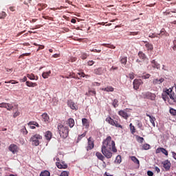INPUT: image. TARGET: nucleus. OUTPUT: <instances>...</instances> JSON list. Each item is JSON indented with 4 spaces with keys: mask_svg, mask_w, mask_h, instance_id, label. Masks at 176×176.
Masks as SVG:
<instances>
[{
    "mask_svg": "<svg viewBox=\"0 0 176 176\" xmlns=\"http://www.w3.org/2000/svg\"><path fill=\"white\" fill-rule=\"evenodd\" d=\"M101 153L96 152V156L99 159V160H101L103 162V163L105 164V162L104 160H105V157L107 159H111L112 157V152L114 153H116L118 152V149L116 148L115 141L112 140V137L108 136L105 140L102 142V145L101 147Z\"/></svg>",
    "mask_w": 176,
    "mask_h": 176,
    "instance_id": "1",
    "label": "nucleus"
},
{
    "mask_svg": "<svg viewBox=\"0 0 176 176\" xmlns=\"http://www.w3.org/2000/svg\"><path fill=\"white\" fill-rule=\"evenodd\" d=\"M58 130L62 138H67V137H68V134L69 133V129H68V126H64V125H63L62 124H58Z\"/></svg>",
    "mask_w": 176,
    "mask_h": 176,
    "instance_id": "2",
    "label": "nucleus"
},
{
    "mask_svg": "<svg viewBox=\"0 0 176 176\" xmlns=\"http://www.w3.org/2000/svg\"><path fill=\"white\" fill-rule=\"evenodd\" d=\"M105 121L111 126H114L115 127H118L119 129H123V126L119 124L118 120H113L112 118H111V116L107 117Z\"/></svg>",
    "mask_w": 176,
    "mask_h": 176,
    "instance_id": "3",
    "label": "nucleus"
},
{
    "mask_svg": "<svg viewBox=\"0 0 176 176\" xmlns=\"http://www.w3.org/2000/svg\"><path fill=\"white\" fill-rule=\"evenodd\" d=\"M39 140H42V135L39 134H36L31 137L30 141L34 146H39Z\"/></svg>",
    "mask_w": 176,
    "mask_h": 176,
    "instance_id": "4",
    "label": "nucleus"
},
{
    "mask_svg": "<svg viewBox=\"0 0 176 176\" xmlns=\"http://www.w3.org/2000/svg\"><path fill=\"white\" fill-rule=\"evenodd\" d=\"M144 82H142V80L141 79H135L133 82V86L134 90H138L140 89V87L141 85H142Z\"/></svg>",
    "mask_w": 176,
    "mask_h": 176,
    "instance_id": "5",
    "label": "nucleus"
},
{
    "mask_svg": "<svg viewBox=\"0 0 176 176\" xmlns=\"http://www.w3.org/2000/svg\"><path fill=\"white\" fill-rule=\"evenodd\" d=\"M138 56L140 58V60H142V61H144L146 64L149 63V59H148V58L146 57V55H145L144 52L140 51L138 53Z\"/></svg>",
    "mask_w": 176,
    "mask_h": 176,
    "instance_id": "6",
    "label": "nucleus"
},
{
    "mask_svg": "<svg viewBox=\"0 0 176 176\" xmlns=\"http://www.w3.org/2000/svg\"><path fill=\"white\" fill-rule=\"evenodd\" d=\"M144 98H147L148 100H151V101H155L156 98V95L151 92H146L144 94Z\"/></svg>",
    "mask_w": 176,
    "mask_h": 176,
    "instance_id": "7",
    "label": "nucleus"
},
{
    "mask_svg": "<svg viewBox=\"0 0 176 176\" xmlns=\"http://www.w3.org/2000/svg\"><path fill=\"white\" fill-rule=\"evenodd\" d=\"M163 164V167L166 171H170V168H171V162L168 160H166L162 162Z\"/></svg>",
    "mask_w": 176,
    "mask_h": 176,
    "instance_id": "8",
    "label": "nucleus"
},
{
    "mask_svg": "<svg viewBox=\"0 0 176 176\" xmlns=\"http://www.w3.org/2000/svg\"><path fill=\"white\" fill-rule=\"evenodd\" d=\"M93 148H94V140H93V138L90 137L89 138H88V145L86 147V149L87 151H91Z\"/></svg>",
    "mask_w": 176,
    "mask_h": 176,
    "instance_id": "9",
    "label": "nucleus"
},
{
    "mask_svg": "<svg viewBox=\"0 0 176 176\" xmlns=\"http://www.w3.org/2000/svg\"><path fill=\"white\" fill-rule=\"evenodd\" d=\"M118 115L121 116V118H123V119H125L127 120L130 116L127 113V111L126 110H120L118 111Z\"/></svg>",
    "mask_w": 176,
    "mask_h": 176,
    "instance_id": "10",
    "label": "nucleus"
},
{
    "mask_svg": "<svg viewBox=\"0 0 176 176\" xmlns=\"http://www.w3.org/2000/svg\"><path fill=\"white\" fill-rule=\"evenodd\" d=\"M67 105L71 108V109H73L74 111H78V105L75 104V102L72 100H68L67 101Z\"/></svg>",
    "mask_w": 176,
    "mask_h": 176,
    "instance_id": "11",
    "label": "nucleus"
},
{
    "mask_svg": "<svg viewBox=\"0 0 176 176\" xmlns=\"http://www.w3.org/2000/svg\"><path fill=\"white\" fill-rule=\"evenodd\" d=\"M9 151L12 152V153H16V152H19V147L16 144H11L9 146Z\"/></svg>",
    "mask_w": 176,
    "mask_h": 176,
    "instance_id": "12",
    "label": "nucleus"
},
{
    "mask_svg": "<svg viewBox=\"0 0 176 176\" xmlns=\"http://www.w3.org/2000/svg\"><path fill=\"white\" fill-rule=\"evenodd\" d=\"M160 152H162V153L165 155V156H168V151L167 150H166V148H157L156 149L155 153H160Z\"/></svg>",
    "mask_w": 176,
    "mask_h": 176,
    "instance_id": "13",
    "label": "nucleus"
},
{
    "mask_svg": "<svg viewBox=\"0 0 176 176\" xmlns=\"http://www.w3.org/2000/svg\"><path fill=\"white\" fill-rule=\"evenodd\" d=\"M41 116L43 122H45V123L50 122V117H49V115L47 113H43Z\"/></svg>",
    "mask_w": 176,
    "mask_h": 176,
    "instance_id": "14",
    "label": "nucleus"
},
{
    "mask_svg": "<svg viewBox=\"0 0 176 176\" xmlns=\"http://www.w3.org/2000/svg\"><path fill=\"white\" fill-rule=\"evenodd\" d=\"M164 82V78H154L153 80V85H162Z\"/></svg>",
    "mask_w": 176,
    "mask_h": 176,
    "instance_id": "15",
    "label": "nucleus"
},
{
    "mask_svg": "<svg viewBox=\"0 0 176 176\" xmlns=\"http://www.w3.org/2000/svg\"><path fill=\"white\" fill-rule=\"evenodd\" d=\"M82 126L85 127V129H89V127H90V122H89V120H87V118L82 119Z\"/></svg>",
    "mask_w": 176,
    "mask_h": 176,
    "instance_id": "16",
    "label": "nucleus"
},
{
    "mask_svg": "<svg viewBox=\"0 0 176 176\" xmlns=\"http://www.w3.org/2000/svg\"><path fill=\"white\" fill-rule=\"evenodd\" d=\"M158 38H163V36H167L168 35V33L166 32V30L162 29L160 32L159 34H157Z\"/></svg>",
    "mask_w": 176,
    "mask_h": 176,
    "instance_id": "17",
    "label": "nucleus"
},
{
    "mask_svg": "<svg viewBox=\"0 0 176 176\" xmlns=\"http://www.w3.org/2000/svg\"><path fill=\"white\" fill-rule=\"evenodd\" d=\"M67 124H68L70 129H72V127L75 126V120L74 118H69L67 121Z\"/></svg>",
    "mask_w": 176,
    "mask_h": 176,
    "instance_id": "18",
    "label": "nucleus"
},
{
    "mask_svg": "<svg viewBox=\"0 0 176 176\" xmlns=\"http://www.w3.org/2000/svg\"><path fill=\"white\" fill-rule=\"evenodd\" d=\"M96 89H89L88 92L85 94V96H87V97H91V96H96Z\"/></svg>",
    "mask_w": 176,
    "mask_h": 176,
    "instance_id": "19",
    "label": "nucleus"
},
{
    "mask_svg": "<svg viewBox=\"0 0 176 176\" xmlns=\"http://www.w3.org/2000/svg\"><path fill=\"white\" fill-rule=\"evenodd\" d=\"M146 116H148V118H149L151 124L153 126V127H155V122H156V118L148 113H146Z\"/></svg>",
    "mask_w": 176,
    "mask_h": 176,
    "instance_id": "20",
    "label": "nucleus"
},
{
    "mask_svg": "<svg viewBox=\"0 0 176 176\" xmlns=\"http://www.w3.org/2000/svg\"><path fill=\"white\" fill-rule=\"evenodd\" d=\"M103 72L104 71H102V67L96 68L94 70V74H95V75H102Z\"/></svg>",
    "mask_w": 176,
    "mask_h": 176,
    "instance_id": "21",
    "label": "nucleus"
},
{
    "mask_svg": "<svg viewBox=\"0 0 176 176\" xmlns=\"http://www.w3.org/2000/svg\"><path fill=\"white\" fill-rule=\"evenodd\" d=\"M151 64H152L153 68L160 69V64H159L155 60H151Z\"/></svg>",
    "mask_w": 176,
    "mask_h": 176,
    "instance_id": "22",
    "label": "nucleus"
},
{
    "mask_svg": "<svg viewBox=\"0 0 176 176\" xmlns=\"http://www.w3.org/2000/svg\"><path fill=\"white\" fill-rule=\"evenodd\" d=\"M45 137L47 141H50V140H52V131H46L45 134Z\"/></svg>",
    "mask_w": 176,
    "mask_h": 176,
    "instance_id": "23",
    "label": "nucleus"
},
{
    "mask_svg": "<svg viewBox=\"0 0 176 176\" xmlns=\"http://www.w3.org/2000/svg\"><path fill=\"white\" fill-rule=\"evenodd\" d=\"M120 63H121L122 65H126V64H127V56H120Z\"/></svg>",
    "mask_w": 176,
    "mask_h": 176,
    "instance_id": "24",
    "label": "nucleus"
},
{
    "mask_svg": "<svg viewBox=\"0 0 176 176\" xmlns=\"http://www.w3.org/2000/svg\"><path fill=\"white\" fill-rule=\"evenodd\" d=\"M14 109H16V111L14 112L13 118H17V116H20V111H19V106L17 104L14 105Z\"/></svg>",
    "mask_w": 176,
    "mask_h": 176,
    "instance_id": "25",
    "label": "nucleus"
},
{
    "mask_svg": "<svg viewBox=\"0 0 176 176\" xmlns=\"http://www.w3.org/2000/svg\"><path fill=\"white\" fill-rule=\"evenodd\" d=\"M25 83H26V86H28V87H36V86H38V84H36V82L26 81Z\"/></svg>",
    "mask_w": 176,
    "mask_h": 176,
    "instance_id": "26",
    "label": "nucleus"
},
{
    "mask_svg": "<svg viewBox=\"0 0 176 176\" xmlns=\"http://www.w3.org/2000/svg\"><path fill=\"white\" fill-rule=\"evenodd\" d=\"M46 8H47V4H45V3H38V10H39L40 12L41 10H43V9H46Z\"/></svg>",
    "mask_w": 176,
    "mask_h": 176,
    "instance_id": "27",
    "label": "nucleus"
},
{
    "mask_svg": "<svg viewBox=\"0 0 176 176\" xmlns=\"http://www.w3.org/2000/svg\"><path fill=\"white\" fill-rule=\"evenodd\" d=\"M27 77L30 79V80H38V76H35L34 74H28Z\"/></svg>",
    "mask_w": 176,
    "mask_h": 176,
    "instance_id": "28",
    "label": "nucleus"
},
{
    "mask_svg": "<svg viewBox=\"0 0 176 176\" xmlns=\"http://www.w3.org/2000/svg\"><path fill=\"white\" fill-rule=\"evenodd\" d=\"M56 164L58 168H67L68 167V165L60 162H56Z\"/></svg>",
    "mask_w": 176,
    "mask_h": 176,
    "instance_id": "29",
    "label": "nucleus"
},
{
    "mask_svg": "<svg viewBox=\"0 0 176 176\" xmlns=\"http://www.w3.org/2000/svg\"><path fill=\"white\" fill-rule=\"evenodd\" d=\"M50 74H52V71L45 72L42 74V76L44 79H47L50 76Z\"/></svg>",
    "mask_w": 176,
    "mask_h": 176,
    "instance_id": "30",
    "label": "nucleus"
},
{
    "mask_svg": "<svg viewBox=\"0 0 176 176\" xmlns=\"http://www.w3.org/2000/svg\"><path fill=\"white\" fill-rule=\"evenodd\" d=\"M145 47H146L147 50H153V45L146 41L145 42Z\"/></svg>",
    "mask_w": 176,
    "mask_h": 176,
    "instance_id": "31",
    "label": "nucleus"
},
{
    "mask_svg": "<svg viewBox=\"0 0 176 176\" xmlns=\"http://www.w3.org/2000/svg\"><path fill=\"white\" fill-rule=\"evenodd\" d=\"M112 105L113 108H118V107H119V100H118V99H113Z\"/></svg>",
    "mask_w": 176,
    "mask_h": 176,
    "instance_id": "32",
    "label": "nucleus"
},
{
    "mask_svg": "<svg viewBox=\"0 0 176 176\" xmlns=\"http://www.w3.org/2000/svg\"><path fill=\"white\" fill-rule=\"evenodd\" d=\"M131 160L135 163V164H138V166H140V160H138L135 156L131 157Z\"/></svg>",
    "mask_w": 176,
    "mask_h": 176,
    "instance_id": "33",
    "label": "nucleus"
},
{
    "mask_svg": "<svg viewBox=\"0 0 176 176\" xmlns=\"http://www.w3.org/2000/svg\"><path fill=\"white\" fill-rule=\"evenodd\" d=\"M164 92L166 93V94H168L170 98H171V94H173V93H174V91H173V88H169L168 89L164 91Z\"/></svg>",
    "mask_w": 176,
    "mask_h": 176,
    "instance_id": "34",
    "label": "nucleus"
},
{
    "mask_svg": "<svg viewBox=\"0 0 176 176\" xmlns=\"http://www.w3.org/2000/svg\"><path fill=\"white\" fill-rule=\"evenodd\" d=\"M103 91H113L114 89L111 86L107 87L105 88H102Z\"/></svg>",
    "mask_w": 176,
    "mask_h": 176,
    "instance_id": "35",
    "label": "nucleus"
},
{
    "mask_svg": "<svg viewBox=\"0 0 176 176\" xmlns=\"http://www.w3.org/2000/svg\"><path fill=\"white\" fill-rule=\"evenodd\" d=\"M170 100H173L174 102H176V88L175 92L170 94Z\"/></svg>",
    "mask_w": 176,
    "mask_h": 176,
    "instance_id": "36",
    "label": "nucleus"
},
{
    "mask_svg": "<svg viewBox=\"0 0 176 176\" xmlns=\"http://www.w3.org/2000/svg\"><path fill=\"white\" fill-rule=\"evenodd\" d=\"M129 127H130L131 134H134L135 133V126H134L133 124L131 123L129 124Z\"/></svg>",
    "mask_w": 176,
    "mask_h": 176,
    "instance_id": "37",
    "label": "nucleus"
},
{
    "mask_svg": "<svg viewBox=\"0 0 176 176\" xmlns=\"http://www.w3.org/2000/svg\"><path fill=\"white\" fill-rule=\"evenodd\" d=\"M162 96L164 101H167V98H168L169 97L168 94H167V93H166L165 91L162 93Z\"/></svg>",
    "mask_w": 176,
    "mask_h": 176,
    "instance_id": "38",
    "label": "nucleus"
},
{
    "mask_svg": "<svg viewBox=\"0 0 176 176\" xmlns=\"http://www.w3.org/2000/svg\"><path fill=\"white\" fill-rule=\"evenodd\" d=\"M136 140L138 142H140V144H142V142H144V138L136 135Z\"/></svg>",
    "mask_w": 176,
    "mask_h": 176,
    "instance_id": "39",
    "label": "nucleus"
},
{
    "mask_svg": "<svg viewBox=\"0 0 176 176\" xmlns=\"http://www.w3.org/2000/svg\"><path fill=\"white\" fill-rule=\"evenodd\" d=\"M40 176H50V172L47 170H45L44 172H41Z\"/></svg>",
    "mask_w": 176,
    "mask_h": 176,
    "instance_id": "40",
    "label": "nucleus"
},
{
    "mask_svg": "<svg viewBox=\"0 0 176 176\" xmlns=\"http://www.w3.org/2000/svg\"><path fill=\"white\" fill-rule=\"evenodd\" d=\"M6 108L7 109V111H12L13 110V108H14V107L10 103H7V107Z\"/></svg>",
    "mask_w": 176,
    "mask_h": 176,
    "instance_id": "41",
    "label": "nucleus"
},
{
    "mask_svg": "<svg viewBox=\"0 0 176 176\" xmlns=\"http://www.w3.org/2000/svg\"><path fill=\"white\" fill-rule=\"evenodd\" d=\"M142 148H143L144 151H148V149H151V145H149L148 144H144L142 146Z\"/></svg>",
    "mask_w": 176,
    "mask_h": 176,
    "instance_id": "42",
    "label": "nucleus"
},
{
    "mask_svg": "<svg viewBox=\"0 0 176 176\" xmlns=\"http://www.w3.org/2000/svg\"><path fill=\"white\" fill-rule=\"evenodd\" d=\"M102 46H104L105 47H109V49H115L116 47H115L113 45H109V44H102Z\"/></svg>",
    "mask_w": 176,
    "mask_h": 176,
    "instance_id": "43",
    "label": "nucleus"
},
{
    "mask_svg": "<svg viewBox=\"0 0 176 176\" xmlns=\"http://www.w3.org/2000/svg\"><path fill=\"white\" fill-rule=\"evenodd\" d=\"M21 131L23 133V134H24V135H27L28 134V131H27L25 126H23Z\"/></svg>",
    "mask_w": 176,
    "mask_h": 176,
    "instance_id": "44",
    "label": "nucleus"
},
{
    "mask_svg": "<svg viewBox=\"0 0 176 176\" xmlns=\"http://www.w3.org/2000/svg\"><path fill=\"white\" fill-rule=\"evenodd\" d=\"M116 162L118 164H120V163H122V156L118 155L117 157H116Z\"/></svg>",
    "mask_w": 176,
    "mask_h": 176,
    "instance_id": "45",
    "label": "nucleus"
},
{
    "mask_svg": "<svg viewBox=\"0 0 176 176\" xmlns=\"http://www.w3.org/2000/svg\"><path fill=\"white\" fill-rule=\"evenodd\" d=\"M88 56L87 54L83 52L81 54L80 58H82V60H86Z\"/></svg>",
    "mask_w": 176,
    "mask_h": 176,
    "instance_id": "46",
    "label": "nucleus"
},
{
    "mask_svg": "<svg viewBox=\"0 0 176 176\" xmlns=\"http://www.w3.org/2000/svg\"><path fill=\"white\" fill-rule=\"evenodd\" d=\"M135 74H134V72H131L129 74V76H127V78H129V79L133 80L134 79V78H135Z\"/></svg>",
    "mask_w": 176,
    "mask_h": 176,
    "instance_id": "47",
    "label": "nucleus"
},
{
    "mask_svg": "<svg viewBox=\"0 0 176 176\" xmlns=\"http://www.w3.org/2000/svg\"><path fill=\"white\" fill-rule=\"evenodd\" d=\"M170 115H172L173 116H176V110L174 109H170Z\"/></svg>",
    "mask_w": 176,
    "mask_h": 176,
    "instance_id": "48",
    "label": "nucleus"
},
{
    "mask_svg": "<svg viewBox=\"0 0 176 176\" xmlns=\"http://www.w3.org/2000/svg\"><path fill=\"white\" fill-rule=\"evenodd\" d=\"M84 137H86V133H82V135H79L77 139V142L80 141Z\"/></svg>",
    "mask_w": 176,
    "mask_h": 176,
    "instance_id": "49",
    "label": "nucleus"
},
{
    "mask_svg": "<svg viewBox=\"0 0 176 176\" xmlns=\"http://www.w3.org/2000/svg\"><path fill=\"white\" fill-rule=\"evenodd\" d=\"M5 83H12V85H16V83H19V82L14 80H10L9 81H5Z\"/></svg>",
    "mask_w": 176,
    "mask_h": 176,
    "instance_id": "50",
    "label": "nucleus"
},
{
    "mask_svg": "<svg viewBox=\"0 0 176 176\" xmlns=\"http://www.w3.org/2000/svg\"><path fill=\"white\" fill-rule=\"evenodd\" d=\"M137 126L140 130L144 131V126H142V123L138 122Z\"/></svg>",
    "mask_w": 176,
    "mask_h": 176,
    "instance_id": "51",
    "label": "nucleus"
},
{
    "mask_svg": "<svg viewBox=\"0 0 176 176\" xmlns=\"http://www.w3.org/2000/svg\"><path fill=\"white\" fill-rule=\"evenodd\" d=\"M43 19H45V20H51V21H54L53 17H50L49 16H43Z\"/></svg>",
    "mask_w": 176,
    "mask_h": 176,
    "instance_id": "52",
    "label": "nucleus"
},
{
    "mask_svg": "<svg viewBox=\"0 0 176 176\" xmlns=\"http://www.w3.org/2000/svg\"><path fill=\"white\" fill-rule=\"evenodd\" d=\"M149 78H151V74H149L142 76V79H149Z\"/></svg>",
    "mask_w": 176,
    "mask_h": 176,
    "instance_id": "53",
    "label": "nucleus"
},
{
    "mask_svg": "<svg viewBox=\"0 0 176 176\" xmlns=\"http://www.w3.org/2000/svg\"><path fill=\"white\" fill-rule=\"evenodd\" d=\"M6 16H7L6 12H2L0 14V19H5V17H6Z\"/></svg>",
    "mask_w": 176,
    "mask_h": 176,
    "instance_id": "54",
    "label": "nucleus"
},
{
    "mask_svg": "<svg viewBox=\"0 0 176 176\" xmlns=\"http://www.w3.org/2000/svg\"><path fill=\"white\" fill-rule=\"evenodd\" d=\"M0 108H8V104L6 102L0 103Z\"/></svg>",
    "mask_w": 176,
    "mask_h": 176,
    "instance_id": "55",
    "label": "nucleus"
},
{
    "mask_svg": "<svg viewBox=\"0 0 176 176\" xmlns=\"http://www.w3.org/2000/svg\"><path fill=\"white\" fill-rule=\"evenodd\" d=\"M69 173L67 172V171H63L60 173V176H69Z\"/></svg>",
    "mask_w": 176,
    "mask_h": 176,
    "instance_id": "56",
    "label": "nucleus"
},
{
    "mask_svg": "<svg viewBox=\"0 0 176 176\" xmlns=\"http://www.w3.org/2000/svg\"><path fill=\"white\" fill-rule=\"evenodd\" d=\"M76 60H78L76 57H70V58L69 59V61H70L71 63H75Z\"/></svg>",
    "mask_w": 176,
    "mask_h": 176,
    "instance_id": "57",
    "label": "nucleus"
},
{
    "mask_svg": "<svg viewBox=\"0 0 176 176\" xmlns=\"http://www.w3.org/2000/svg\"><path fill=\"white\" fill-rule=\"evenodd\" d=\"M149 38H159V36H157V34L153 33L152 34H150L148 36Z\"/></svg>",
    "mask_w": 176,
    "mask_h": 176,
    "instance_id": "58",
    "label": "nucleus"
},
{
    "mask_svg": "<svg viewBox=\"0 0 176 176\" xmlns=\"http://www.w3.org/2000/svg\"><path fill=\"white\" fill-rule=\"evenodd\" d=\"M138 34H140L139 32H131L129 35V36H131V35L135 36V35H138Z\"/></svg>",
    "mask_w": 176,
    "mask_h": 176,
    "instance_id": "59",
    "label": "nucleus"
},
{
    "mask_svg": "<svg viewBox=\"0 0 176 176\" xmlns=\"http://www.w3.org/2000/svg\"><path fill=\"white\" fill-rule=\"evenodd\" d=\"M91 52H94V53H101V50L93 49L91 50Z\"/></svg>",
    "mask_w": 176,
    "mask_h": 176,
    "instance_id": "60",
    "label": "nucleus"
},
{
    "mask_svg": "<svg viewBox=\"0 0 176 176\" xmlns=\"http://www.w3.org/2000/svg\"><path fill=\"white\" fill-rule=\"evenodd\" d=\"M94 61H93V60H89L87 62V65L89 66L94 65Z\"/></svg>",
    "mask_w": 176,
    "mask_h": 176,
    "instance_id": "61",
    "label": "nucleus"
},
{
    "mask_svg": "<svg viewBox=\"0 0 176 176\" xmlns=\"http://www.w3.org/2000/svg\"><path fill=\"white\" fill-rule=\"evenodd\" d=\"M69 76H70V78H76V76L75 75V73H74V72L70 73Z\"/></svg>",
    "mask_w": 176,
    "mask_h": 176,
    "instance_id": "62",
    "label": "nucleus"
},
{
    "mask_svg": "<svg viewBox=\"0 0 176 176\" xmlns=\"http://www.w3.org/2000/svg\"><path fill=\"white\" fill-rule=\"evenodd\" d=\"M173 50H176V40L173 41Z\"/></svg>",
    "mask_w": 176,
    "mask_h": 176,
    "instance_id": "63",
    "label": "nucleus"
},
{
    "mask_svg": "<svg viewBox=\"0 0 176 176\" xmlns=\"http://www.w3.org/2000/svg\"><path fill=\"white\" fill-rule=\"evenodd\" d=\"M147 175H148V176H153V172H152L151 170H148L147 172Z\"/></svg>",
    "mask_w": 176,
    "mask_h": 176,
    "instance_id": "64",
    "label": "nucleus"
}]
</instances>
